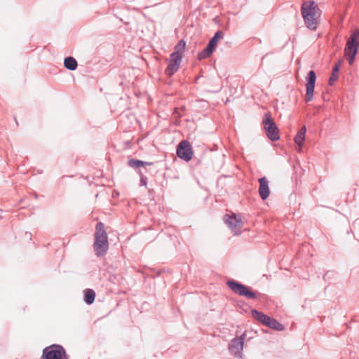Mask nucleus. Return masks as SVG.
Listing matches in <instances>:
<instances>
[{
    "instance_id": "obj_1",
    "label": "nucleus",
    "mask_w": 359,
    "mask_h": 359,
    "mask_svg": "<svg viewBox=\"0 0 359 359\" xmlns=\"http://www.w3.org/2000/svg\"><path fill=\"white\" fill-rule=\"evenodd\" d=\"M320 9L314 1H304L301 6L302 15L306 27L310 30H316L318 27V17Z\"/></svg>"
},
{
    "instance_id": "obj_2",
    "label": "nucleus",
    "mask_w": 359,
    "mask_h": 359,
    "mask_svg": "<svg viewBox=\"0 0 359 359\" xmlns=\"http://www.w3.org/2000/svg\"><path fill=\"white\" fill-rule=\"evenodd\" d=\"M94 240L93 249L95 255L97 257L105 255L109 249V241L104 225L102 222L96 224Z\"/></svg>"
},
{
    "instance_id": "obj_3",
    "label": "nucleus",
    "mask_w": 359,
    "mask_h": 359,
    "mask_svg": "<svg viewBox=\"0 0 359 359\" xmlns=\"http://www.w3.org/2000/svg\"><path fill=\"white\" fill-rule=\"evenodd\" d=\"M359 46V29H355L348 39L344 49L348 56V64L352 65L355 59Z\"/></svg>"
},
{
    "instance_id": "obj_4",
    "label": "nucleus",
    "mask_w": 359,
    "mask_h": 359,
    "mask_svg": "<svg viewBox=\"0 0 359 359\" xmlns=\"http://www.w3.org/2000/svg\"><path fill=\"white\" fill-rule=\"evenodd\" d=\"M227 286L235 294L245 297L249 299H255L257 298V292L252 291L249 287L234 280H229L226 282Z\"/></svg>"
},
{
    "instance_id": "obj_5",
    "label": "nucleus",
    "mask_w": 359,
    "mask_h": 359,
    "mask_svg": "<svg viewBox=\"0 0 359 359\" xmlns=\"http://www.w3.org/2000/svg\"><path fill=\"white\" fill-rule=\"evenodd\" d=\"M262 123L266 135L270 140L275 142L280 139L279 129L269 112L264 114Z\"/></svg>"
},
{
    "instance_id": "obj_6",
    "label": "nucleus",
    "mask_w": 359,
    "mask_h": 359,
    "mask_svg": "<svg viewBox=\"0 0 359 359\" xmlns=\"http://www.w3.org/2000/svg\"><path fill=\"white\" fill-rule=\"evenodd\" d=\"M41 359H69V358L62 346L52 344L43 349Z\"/></svg>"
},
{
    "instance_id": "obj_7",
    "label": "nucleus",
    "mask_w": 359,
    "mask_h": 359,
    "mask_svg": "<svg viewBox=\"0 0 359 359\" xmlns=\"http://www.w3.org/2000/svg\"><path fill=\"white\" fill-rule=\"evenodd\" d=\"M224 36V32L221 30L217 31L214 36L210 39L207 46L198 54L199 60L209 57L217 47V43L220 39Z\"/></svg>"
},
{
    "instance_id": "obj_8",
    "label": "nucleus",
    "mask_w": 359,
    "mask_h": 359,
    "mask_svg": "<svg viewBox=\"0 0 359 359\" xmlns=\"http://www.w3.org/2000/svg\"><path fill=\"white\" fill-rule=\"evenodd\" d=\"M180 42L175 45V51L170 54V59L168 60V66L165 70L167 76H171L177 72L180 67Z\"/></svg>"
},
{
    "instance_id": "obj_9",
    "label": "nucleus",
    "mask_w": 359,
    "mask_h": 359,
    "mask_svg": "<svg viewBox=\"0 0 359 359\" xmlns=\"http://www.w3.org/2000/svg\"><path fill=\"white\" fill-rule=\"evenodd\" d=\"M246 334L244 332L241 336L235 337L231 340L229 344V350L230 353L236 358H242V351L245 339Z\"/></svg>"
},
{
    "instance_id": "obj_10",
    "label": "nucleus",
    "mask_w": 359,
    "mask_h": 359,
    "mask_svg": "<svg viewBox=\"0 0 359 359\" xmlns=\"http://www.w3.org/2000/svg\"><path fill=\"white\" fill-rule=\"evenodd\" d=\"M306 102H309L313 100L315 89V83L316 81V74L315 71L310 70L306 77Z\"/></svg>"
},
{
    "instance_id": "obj_11",
    "label": "nucleus",
    "mask_w": 359,
    "mask_h": 359,
    "mask_svg": "<svg viewBox=\"0 0 359 359\" xmlns=\"http://www.w3.org/2000/svg\"><path fill=\"white\" fill-rule=\"evenodd\" d=\"M223 219L224 223L236 232L239 231L243 226V222L241 217L237 216L235 213H232L231 215L226 214Z\"/></svg>"
},
{
    "instance_id": "obj_12",
    "label": "nucleus",
    "mask_w": 359,
    "mask_h": 359,
    "mask_svg": "<svg viewBox=\"0 0 359 359\" xmlns=\"http://www.w3.org/2000/svg\"><path fill=\"white\" fill-rule=\"evenodd\" d=\"M194 156L193 149L188 140H181V160L190 161Z\"/></svg>"
},
{
    "instance_id": "obj_13",
    "label": "nucleus",
    "mask_w": 359,
    "mask_h": 359,
    "mask_svg": "<svg viewBox=\"0 0 359 359\" xmlns=\"http://www.w3.org/2000/svg\"><path fill=\"white\" fill-rule=\"evenodd\" d=\"M259 194L262 200H266L269 194L270 189L268 184V180L265 177L259 179Z\"/></svg>"
},
{
    "instance_id": "obj_14",
    "label": "nucleus",
    "mask_w": 359,
    "mask_h": 359,
    "mask_svg": "<svg viewBox=\"0 0 359 359\" xmlns=\"http://www.w3.org/2000/svg\"><path fill=\"white\" fill-rule=\"evenodd\" d=\"M252 316L259 322L262 323L265 326H267L269 321L271 319V317L269 316L260 312L256 309H252Z\"/></svg>"
},
{
    "instance_id": "obj_15",
    "label": "nucleus",
    "mask_w": 359,
    "mask_h": 359,
    "mask_svg": "<svg viewBox=\"0 0 359 359\" xmlns=\"http://www.w3.org/2000/svg\"><path fill=\"white\" fill-rule=\"evenodd\" d=\"M153 165L152 162L143 161L135 158H131L128 161V165L134 169H138L140 167Z\"/></svg>"
},
{
    "instance_id": "obj_16",
    "label": "nucleus",
    "mask_w": 359,
    "mask_h": 359,
    "mask_svg": "<svg viewBox=\"0 0 359 359\" xmlns=\"http://www.w3.org/2000/svg\"><path fill=\"white\" fill-rule=\"evenodd\" d=\"M341 60H339L333 67L332 74L329 79L328 83L330 86H332L334 82L339 78V72L341 66Z\"/></svg>"
},
{
    "instance_id": "obj_17",
    "label": "nucleus",
    "mask_w": 359,
    "mask_h": 359,
    "mask_svg": "<svg viewBox=\"0 0 359 359\" xmlns=\"http://www.w3.org/2000/svg\"><path fill=\"white\" fill-rule=\"evenodd\" d=\"M64 65L67 69L73 71L77 68L78 64L74 57L69 56L65 59Z\"/></svg>"
},
{
    "instance_id": "obj_18",
    "label": "nucleus",
    "mask_w": 359,
    "mask_h": 359,
    "mask_svg": "<svg viewBox=\"0 0 359 359\" xmlns=\"http://www.w3.org/2000/svg\"><path fill=\"white\" fill-rule=\"evenodd\" d=\"M306 131V126H304L302 127V128L299 130V132L294 137V142L298 146H302L303 144L304 140L305 139Z\"/></svg>"
},
{
    "instance_id": "obj_19",
    "label": "nucleus",
    "mask_w": 359,
    "mask_h": 359,
    "mask_svg": "<svg viewBox=\"0 0 359 359\" xmlns=\"http://www.w3.org/2000/svg\"><path fill=\"white\" fill-rule=\"evenodd\" d=\"M266 327L277 331H283L285 329L283 325L280 323L277 320L272 318H271Z\"/></svg>"
},
{
    "instance_id": "obj_20",
    "label": "nucleus",
    "mask_w": 359,
    "mask_h": 359,
    "mask_svg": "<svg viewBox=\"0 0 359 359\" xmlns=\"http://www.w3.org/2000/svg\"><path fill=\"white\" fill-rule=\"evenodd\" d=\"M95 297V292L91 289H88L85 292L84 300L86 304H91L93 303Z\"/></svg>"
},
{
    "instance_id": "obj_21",
    "label": "nucleus",
    "mask_w": 359,
    "mask_h": 359,
    "mask_svg": "<svg viewBox=\"0 0 359 359\" xmlns=\"http://www.w3.org/2000/svg\"><path fill=\"white\" fill-rule=\"evenodd\" d=\"M335 275L336 273L334 271H328L324 274L323 279L325 281H330L333 278H334Z\"/></svg>"
},
{
    "instance_id": "obj_22",
    "label": "nucleus",
    "mask_w": 359,
    "mask_h": 359,
    "mask_svg": "<svg viewBox=\"0 0 359 359\" xmlns=\"http://www.w3.org/2000/svg\"><path fill=\"white\" fill-rule=\"evenodd\" d=\"M138 174L140 177V185L141 186H147V177L144 175V174L140 170Z\"/></svg>"
},
{
    "instance_id": "obj_23",
    "label": "nucleus",
    "mask_w": 359,
    "mask_h": 359,
    "mask_svg": "<svg viewBox=\"0 0 359 359\" xmlns=\"http://www.w3.org/2000/svg\"><path fill=\"white\" fill-rule=\"evenodd\" d=\"M180 143H179L176 145V155L177 156V157H180Z\"/></svg>"
},
{
    "instance_id": "obj_24",
    "label": "nucleus",
    "mask_w": 359,
    "mask_h": 359,
    "mask_svg": "<svg viewBox=\"0 0 359 359\" xmlns=\"http://www.w3.org/2000/svg\"><path fill=\"white\" fill-rule=\"evenodd\" d=\"M186 46V43L184 40L181 39V49L184 48Z\"/></svg>"
},
{
    "instance_id": "obj_25",
    "label": "nucleus",
    "mask_w": 359,
    "mask_h": 359,
    "mask_svg": "<svg viewBox=\"0 0 359 359\" xmlns=\"http://www.w3.org/2000/svg\"><path fill=\"white\" fill-rule=\"evenodd\" d=\"M180 109H181V112L185 109L184 107L182 105L180 107Z\"/></svg>"
}]
</instances>
